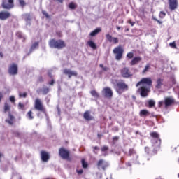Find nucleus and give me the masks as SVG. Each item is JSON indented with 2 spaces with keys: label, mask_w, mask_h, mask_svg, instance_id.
Wrapping results in <instances>:
<instances>
[{
  "label": "nucleus",
  "mask_w": 179,
  "mask_h": 179,
  "mask_svg": "<svg viewBox=\"0 0 179 179\" xmlns=\"http://www.w3.org/2000/svg\"><path fill=\"white\" fill-rule=\"evenodd\" d=\"M152 78H143L141 79V81H139L137 84H136V87H138V86H141L139 89H138V92H140V94L142 97H146V96H148V86H152Z\"/></svg>",
  "instance_id": "obj_1"
},
{
  "label": "nucleus",
  "mask_w": 179,
  "mask_h": 179,
  "mask_svg": "<svg viewBox=\"0 0 179 179\" xmlns=\"http://www.w3.org/2000/svg\"><path fill=\"white\" fill-rule=\"evenodd\" d=\"M49 45L51 48H57V50H62L66 47L65 42L62 40L52 39L49 42Z\"/></svg>",
  "instance_id": "obj_2"
},
{
  "label": "nucleus",
  "mask_w": 179,
  "mask_h": 179,
  "mask_svg": "<svg viewBox=\"0 0 179 179\" xmlns=\"http://www.w3.org/2000/svg\"><path fill=\"white\" fill-rule=\"evenodd\" d=\"M113 54H115V59L120 61L122 59L124 54V48L121 46H117L113 49Z\"/></svg>",
  "instance_id": "obj_3"
},
{
  "label": "nucleus",
  "mask_w": 179,
  "mask_h": 179,
  "mask_svg": "<svg viewBox=\"0 0 179 179\" xmlns=\"http://www.w3.org/2000/svg\"><path fill=\"white\" fill-rule=\"evenodd\" d=\"M115 90L119 94H121V93L124 92V90H128V85H127L124 82H120L116 84Z\"/></svg>",
  "instance_id": "obj_4"
},
{
  "label": "nucleus",
  "mask_w": 179,
  "mask_h": 179,
  "mask_svg": "<svg viewBox=\"0 0 179 179\" xmlns=\"http://www.w3.org/2000/svg\"><path fill=\"white\" fill-rule=\"evenodd\" d=\"M34 108L38 111L45 113V108H44V106H43V102H41V100L40 99H35Z\"/></svg>",
  "instance_id": "obj_5"
},
{
  "label": "nucleus",
  "mask_w": 179,
  "mask_h": 179,
  "mask_svg": "<svg viewBox=\"0 0 179 179\" xmlns=\"http://www.w3.org/2000/svg\"><path fill=\"white\" fill-rule=\"evenodd\" d=\"M14 0H3L2 7L3 9H12L15 6L13 4Z\"/></svg>",
  "instance_id": "obj_6"
},
{
  "label": "nucleus",
  "mask_w": 179,
  "mask_h": 179,
  "mask_svg": "<svg viewBox=\"0 0 179 179\" xmlns=\"http://www.w3.org/2000/svg\"><path fill=\"white\" fill-rule=\"evenodd\" d=\"M59 155L62 159L68 160L69 159V151L64 148L59 149Z\"/></svg>",
  "instance_id": "obj_7"
},
{
  "label": "nucleus",
  "mask_w": 179,
  "mask_h": 179,
  "mask_svg": "<svg viewBox=\"0 0 179 179\" xmlns=\"http://www.w3.org/2000/svg\"><path fill=\"white\" fill-rule=\"evenodd\" d=\"M121 75L123 78H131L134 74L129 71L128 67H124L120 70Z\"/></svg>",
  "instance_id": "obj_8"
},
{
  "label": "nucleus",
  "mask_w": 179,
  "mask_h": 179,
  "mask_svg": "<svg viewBox=\"0 0 179 179\" xmlns=\"http://www.w3.org/2000/svg\"><path fill=\"white\" fill-rule=\"evenodd\" d=\"M64 74L68 75L69 79H71V78H72V76H78V72L73 71L69 69H64Z\"/></svg>",
  "instance_id": "obj_9"
},
{
  "label": "nucleus",
  "mask_w": 179,
  "mask_h": 179,
  "mask_svg": "<svg viewBox=\"0 0 179 179\" xmlns=\"http://www.w3.org/2000/svg\"><path fill=\"white\" fill-rule=\"evenodd\" d=\"M106 39L112 44H118L120 41L118 38L113 37L110 34H106Z\"/></svg>",
  "instance_id": "obj_10"
},
{
  "label": "nucleus",
  "mask_w": 179,
  "mask_h": 179,
  "mask_svg": "<svg viewBox=\"0 0 179 179\" xmlns=\"http://www.w3.org/2000/svg\"><path fill=\"white\" fill-rule=\"evenodd\" d=\"M102 93L105 96V97H113V90H111V88L110 87L103 88Z\"/></svg>",
  "instance_id": "obj_11"
},
{
  "label": "nucleus",
  "mask_w": 179,
  "mask_h": 179,
  "mask_svg": "<svg viewBox=\"0 0 179 179\" xmlns=\"http://www.w3.org/2000/svg\"><path fill=\"white\" fill-rule=\"evenodd\" d=\"M10 75H17V65L13 64L8 69Z\"/></svg>",
  "instance_id": "obj_12"
},
{
  "label": "nucleus",
  "mask_w": 179,
  "mask_h": 179,
  "mask_svg": "<svg viewBox=\"0 0 179 179\" xmlns=\"http://www.w3.org/2000/svg\"><path fill=\"white\" fill-rule=\"evenodd\" d=\"M10 17V13L8 11H1L0 12V20H6Z\"/></svg>",
  "instance_id": "obj_13"
},
{
  "label": "nucleus",
  "mask_w": 179,
  "mask_h": 179,
  "mask_svg": "<svg viewBox=\"0 0 179 179\" xmlns=\"http://www.w3.org/2000/svg\"><path fill=\"white\" fill-rule=\"evenodd\" d=\"M169 2L171 10H174L177 9V6H178V2L177 1V0H169Z\"/></svg>",
  "instance_id": "obj_14"
},
{
  "label": "nucleus",
  "mask_w": 179,
  "mask_h": 179,
  "mask_svg": "<svg viewBox=\"0 0 179 179\" xmlns=\"http://www.w3.org/2000/svg\"><path fill=\"white\" fill-rule=\"evenodd\" d=\"M83 118L86 121H92V120H94V117H93V116H92V115H90V111H89V110H87L84 113Z\"/></svg>",
  "instance_id": "obj_15"
},
{
  "label": "nucleus",
  "mask_w": 179,
  "mask_h": 179,
  "mask_svg": "<svg viewBox=\"0 0 179 179\" xmlns=\"http://www.w3.org/2000/svg\"><path fill=\"white\" fill-rule=\"evenodd\" d=\"M150 136L153 138L154 139H156V142H159V143L162 142V140L160 139V136L157 132L154 131L150 134Z\"/></svg>",
  "instance_id": "obj_16"
},
{
  "label": "nucleus",
  "mask_w": 179,
  "mask_h": 179,
  "mask_svg": "<svg viewBox=\"0 0 179 179\" xmlns=\"http://www.w3.org/2000/svg\"><path fill=\"white\" fill-rule=\"evenodd\" d=\"M41 156L43 162H48V159H50V155L48 152H46L45 151H42L41 152Z\"/></svg>",
  "instance_id": "obj_17"
},
{
  "label": "nucleus",
  "mask_w": 179,
  "mask_h": 179,
  "mask_svg": "<svg viewBox=\"0 0 179 179\" xmlns=\"http://www.w3.org/2000/svg\"><path fill=\"white\" fill-rule=\"evenodd\" d=\"M141 61H142V57H136L131 61L130 65H131V66L134 65H136L137 64H139Z\"/></svg>",
  "instance_id": "obj_18"
},
{
  "label": "nucleus",
  "mask_w": 179,
  "mask_h": 179,
  "mask_svg": "<svg viewBox=\"0 0 179 179\" xmlns=\"http://www.w3.org/2000/svg\"><path fill=\"white\" fill-rule=\"evenodd\" d=\"M164 80L162 78H157L156 81V85L155 87L157 89H162V86L164 85Z\"/></svg>",
  "instance_id": "obj_19"
},
{
  "label": "nucleus",
  "mask_w": 179,
  "mask_h": 179,
  "mask_svg": "<svg viewBox=\"0 0 179 179\" xmlns=\"http://www.w3.org/2000/svg\"><path fill=\"white\" fill-rule=\"evenodd\" d=\"M173 103H174V99L171 98H166L164 100L165 107H169L171 106V104H173Z\"/></svg>",
  "instance_id": "obj_20"
},
{
  "label": "nucleus",
  "mask_w": 179,
  "mask_h": 179,
  "mask_svg": "<svg viewBox=\"0 0 179 179\" xmlns=\"http://www.w3.org/2000/svg\"><path fill=\"white\" fill-rule=\"evenodd\" d=\"M100 31H101V28H96L95 30L90 34V36H91V37H94V36H97V34H99Z\"/></svg>",
  "instance_id": "obj_21"
},
{
  "label": "nucleus",
  "mask_w": 179,
  "mask_h": 179,
  "mask_svg": "<svg viewBox=\"0 0 179 179\" xmlns=\"http://www.w3.org/2000/svg\"><path fill=\"white\" fill-rule=\"evenodd\" d=\"M103 164H104V160L103 159H100L98 162V167H101V169H103V170H106V167H107V165L103 166Z\"/></svg>",
  "instance_id": "obj_22"
},
{
  "label": "nucleus",
  "mask_w": 179,
  "mask_h": 179,
  "mask_svg": "<svg viewBox=\"0 0 179 179\" xmlns=\"http://www.w3.org/2000/svg\"><path fill=\"white\" fill-rule=\"evenodd\" d=\"M8 117L10 120H6V122L9 124V125H13V120H15V117L10 115V113L8 115Z\"/></svg>",
  "instance_id": "obj_23"
},
{
  "label": "nucleus",
  "mask_w": 179,
  "mask_h": 179,
  "mask_svg": "<svg viewBox=\"0 0 179 179\" xmlns=\"http://www.w3.org/2000/svg\"><path fill=\"white\" fill-rule=\"evenodd\" d=\"M146 115H149V111H148L147 110H141L140 111V117H143Z\"/></svg>",
  "instance_id": "obj_24"
},
{
  "label": "nucleus",
  "mask_w": 179,
  "mask_h": 179,
  "mask_svg": "<svg viewBox=\"0 0 179 179\" xmlns=\"http://www.w3.org/2000/svg\"><path fill=\"white\" fill-rule=\"evenodd\" d=\"M88 45H90L91 47V48H93V50H96V48H97L96 43H94V42H93V41H88Z\"/></svg>",
  "instance_id": "obj_25"
},
{
  "label": "nucleus",
  "mask_w": 179,
  "mask_h": 179,
  "mask_svg": "<svg viewBox=\"0 0 179 179\" xmlns=\"http://www.w3.org/2000/svg\"><path fill=\"white\" fill-rule=\"evenodd\" d=\"M90 93L92 96H93V97H94L95 99H99L100 97V95H99V93H97L94 90H92Z\"/></svg>",
  "instance_id": "obj_26"
},
{
  "label": "nucleus",
  "mask_w": 179,
  "mask_h": 179,
  "mask_svg": "<svg viewBox=\"0 0 179 179\" xmlns=\"http://www.w3.org/2000/svg\"><path fill=\"white\" fill-rule=\"evenodd\" d=\"M148 103L149 108H152L155 107V104H156V102L154 100L151 99L148 101Z\"/></svg>",
  "instance_id": "obj_27"
},
{
  "label": "nucleus",
  "mask_w": 179,
  "mask_h": 179,
  "mask_svg": "<svg viewBox=\"0 0 179 179\" xmlns=\"http://www.w3.org/2000/svg\"><path fill=\"white\" fill-rule=\"evenodd\" d=\"M10 110V106L8 103H4V113H8Z\"/></svg>",
  "instance_id": "obj_28"
},
{
  "label": "nucleus",
  "mask_w": 179,
  "mask_h": 179,
  "mask_svg": "<svg viewBox=\"0 0 179 179\" xmlns=\"http://www.w3.org/2000/svg\"><path fill=\"white\" fill-rule=\"evenodd\" d=\"M69 8L70 9H76L78 8V5L73 2H71L69 4Z\"/></svg>",
  "instance_id": "obj_29"
},
{
  "label": "nucleus",
  "mask_w": 179,
  "mask_h": 179,
  "mask_svg": "<svg viewBox=\"0 0 179 179\" xmlns=\"http://www.w3.org/2000/svg\"><path fill=\"white\" fill-rule=\"evenodd\" d=\"M149 69H150V64H146L145 69L143 70V73H146V72H149Z\"/></svg>",
  "instance_id": "obj_30"
},
{
  "label": "nucleus",
  "mask_w": 179,
  "mask_h": 179,
  "mask_svg": "<svg viewBox=\"0 0 179 179\" xmlns=\"http://www.w3.org/2000/svg\"><path fill=\"white\" fill-rule=\"evenodd\" d=\"M27 117L29 118V120H33V118H34L33 117V112H31V110H30L29 112L27 113Z\"/></svg>",
  "instance_id": "obj_31"
},
{
  "label": "nucleus",
  "mask_w": 179,
  "mask_h": 179,
  "mask_svg": "<svg viewBox=\"0 0 179 179\" xmlns=\"http://www.w3.org/2000/svg\"><path fill=\"white\" fill-rule=\"evenodd\" d=\"M50 92V88L48 87H43L42 90L43 94H47Z\"/></svg>",
  "instance_id": "obj_32"
},
{
  "label": "nucleus",
  "mask_w": 179,
  "mask_h": 179,
  "mask_svg": "<svg viewBox=\"0 0 179 179\" xmlns=\"http://www.w3.org/2000/svg\"><path fill=\"white\" fill-rule=\"evenodd\" d=\"M19 1V3L20 5V6H22V8H24V6H26V1H24V0H18Z\"/></svg>",
  "instance_id": "obj_33"
},
{
  "label": "nucleus",
  "mask_w": 179,
  "mask_h": 179,
  "mask_svg": "<svg viewBox=\"0 0 179 179\" xmlns=\"http://www.w3.org/2000/svg\"><path fill=\"white\" fill-rule=\"evenodd\" d=\"M37 47H38V42H36L31 45V50L33 51V50H35Z\"/></svg>",
  "instance_id": "obj_34"
},
{
  "label": "nucleus",
  "mask_w": 179,
  "mask_h": 179,
  "mask_svg": "<svg viewBox=\"0 0 179 179\" xmlns=\"http://www.w3.org/2000/svg\"><path fill=\"white\" fill-rule=\"evenodd\" d=\"M81 163H82V166H83V169H87V162H85V159H83L82 160H81Z\"/></svg>",
  "instance_id": "obj_35"
},
{
  "label": "nucleus",
  "mask_w": 179,
  "mask_h": 179,
  "mask_svg": "<svg viewBox=\"0 0 179 179\" xmlns=\"http://www.w3.org/2000/svg\"><path fill=\"white\" fill-rule=\"evenodd\" d=\"M19 96H20V97H23L24 99H26V97H27V93H26V92H24V93L20 92Z\"/></svg>",
  "instance_id": "obj_36"
},
{
  "label": "nucleus",
  "mask_w": 179,
  "mask_h": 179,
  "mask_svg": "<svg viewBox=\"0 0 179 179\" xmlns=\"http://www.w3.org/2000/svg\"><path fill=\"white\" fill-rule=\"evenodd\" d=\"M127 57L131 59V58H134V52H129L127 55Z\"/></svg>",
  "instance_id": "obj_37"
},
{
  "label": "nucleus",
  "mask_w": 179,
  "mask_h": 179,
  "mask_svg": "<svg viewBox=\"0 0 179 179\" xmlns=\"http://www.w3.org/2000/svg\"><path fill=\"white\" fill-rule=\"evenodd\" d=\"M164 16H166V13L161 11L160 13H159V17L161 19H163L164 17Z\"/></svg>",
  "instance_id": "obj_38"
},
{
  "label": "nucleus",
  "mask_w": 179,
  "mask_h": 179,
  "mask_svg": "<svg viewBox=\"0 0 179 179\" xmlns=\"http://www.w3.org/2000/svg\"><path fill=\"white\" fill-rule=\"evenodd\" d=\"M18 107H19L20 110H23V108H24V105L22 103H19Z\"/></svg>",
  "instance_id": "obj_39"
},
{
  "label": "nucleus",
  "mask_w": 179,
  "mask_h": 179,
  "mask_svg": "<svg viewBox=\"0 0 179 179\" xmlns=\"http://www.w3.org/2000/svg\"><path fill=\"white\" fill-rule=\"evenodd\" d=\"M107 150H108V147L105 145V146L101 148V151L102 152H107Z\"/></svg>",
  "instance_id": "obj_40"
},
{
  "label": "nucleus",
  "mask_w": 179,
  "mask_h": 179,
  "mask_svg": "<svg viewBox=\"0 0 179 179\" xmlns=\"http://www.w3.org/2000/svg\"><path fill=\"white\" fill-rule=\"evenodd\" d=\"M134 153H135V150H134V149H130V150H129V156L134 155Z\"/></svg>",
  "instance_id": "obj_41"
},
{
  "label": "nucleus",
  "mask_w": 179,
  "mask_h": 179,
  "mask_svg": "<svg viewBox=\"0 0 179 179\" xmlns=\"http://www.w3.org/2000/svg\"><path fill=\"white\" fill-rule=\"evenodd\" d=\"M169 45H170V47H171L172 48H176V43H175V42H173V43H169Z\"/></svg>",
  "instance_id": "obj_42"
},
{
  "label": "nucleus",
  "mask_w": 179,
  "mask_h": 179,
  "mask_svg": "<svg viewBox=\"0 0 179 179\" xmlns=\"http://www.w3.org/2000/svg\"><path fill=\"white\" fill-rule=\"evenodd\" d=\"M42 13H43V15H44V16H45V17H47V18L50 17V16L48 15V13H47V12L42 11Z\"/></svg>",
  "instance_id": "obj_43"
},
{
  "label": "nucleus",
  "mask_w": 179,
  "mask_h": 179,
  "mask_svg": "<svg viewBox=\"0 0 179 179\" xmlns=\"http://www.w3.org/2000/svg\"><path fill=\"white\" fill-rule=\"evenodd\" d=\"M164 104V101H161L158 103V107H162Z\"/></svg>",
  "instance_id": "obj_44"
},
{
  "label": "nucleus",
  "mask_w": 179,
  "mask_h": 179,
  "mask_svg": "<svg viewBox=\"0 0 179 179\" xmlns=\"http://www.w3.org/2000/svg\"><path fill=\"white\" fill-rule=\"evenodd\" d=\"M10 101L11 103H15V96H10Z\"/></svg>",
  "instance_id": "obj_45"
},
{
  "label": "nucleus",
  "mask_w": 179,
  "mask_h": 179,
  "mask_svg": "<svg viewBox=\"0 0 179 179\" xmlns=\"http://www.w3.org/2000/svg\"><path fill=\"white\" fill-rule=\"evenodd\" d=\"M78 174H83V169L77 170Z\"/></svg>",
  "instance_id": "obj_46"
},
{
  "label": "nucleus",
  "mask_w": 179,
  "mask_h": 179,
  "mask_svg": "<svg viewBox=\"0 0 179 179\" xmlns=\"http://www.w3.org/2000/svg\"><path fill=\"white\" fill-rule=\"evenodd\" d=\"M93 149H94V153H97L96 152V150H99V147L97 146L93 147Z\"/></svg>",
  "instance_id": "obj_47"
},
{
  "label": "nucleus",
  "mask_w": 179,
  "mask_h": 179,
  "mask_svg": "<svg viewBox=\"0 0 179 179\" xmlns=\"http://www.w3.org/2000/svg\"><path fill=\"white\" fill-rule=\"evenodd\" d=\"M38 82H44V80L43 79V78L41 76H40L38 78Z\"/></svg>",
  "instance_id": "obj_48"
},
{
  "label": "nucleus",
  "mask_w": 179,
  "mask_h": 179,
  "mask_svg": "<svg viewBox=\"0 0 179 179\" xmlns=\"http://www.w3.org/2000/svg\"><path fill=\"white\" fill-rule=\"evenodd\" d=\"M55 81L54 79H52L50 82H49V85H50L51 86H52V85H54Z\"/></svg>",
  "instance_id": "obj_49"
},
{
  "label": "nucleus",
  "mask_w": 179,
  "mask_h": 179,
  "mask_svg": "<svg viewBox=\"0 0 179 179\" xmlns=\"http://www.w3.org/2000/svg\"><path fill=\"white\" fill-rule=\"evenodd\" d=\"M149 150H150L149 148L148 147L145 148V151L146 152V153H149Z\"/></svg>",
  "instance_id": "obj_50"
},
{
  "label": "nucleus",
  "mask_w": 179,
  "mask_h": 179,
  "mask_svg": "<svg viewBox=\"0 0 179 179\" xmlns=\"http://www.w3.org/2000/svg\"><path fill=\"white\" fill-rule=\"evenodd\" d=\"M128 23H129L131 26H134L135 24V22H131V20H129Z\"/></svg>",
  "instance_id": "obj_51"
},
{
  "label": "nucleus",
  "mask_w": 179,
  "mask_h": 179,
  "mask_svg": "<svg viewBox=\"0 0 179 179\" xmlns=\"http://www.w3.org/2000/svg\"><path fill=\"white\" fill-rule=\"evenodd\" d=\"M102 69H103V71H108V67H103Z\"/></svg>",
  "instance_id": "obj_52"
},
{
  "label": "nucleus",
  "mask_w": 179,
  "mask_h": 179,
  "mask_svg": "<svg viewBox=\"0 0 179 179\" xmlns=\"http://www.w3.org/2000/svg\"><path fill=\"white\" fill-rule=\"evenodd\" d=\"M119 138L117 136L113 137V141H118Z\"/></svg>",
  "instance_id": "obj_53"
},
{
  "label": "nucleus",
  "mask_w": 179,
  "mask_h": 179,
  "mask_svg": "<svg viewBox=\"0 0 179 179\" xmlns=\"http://www.w3.org/2000/svg\"><path fill=\"white\" fill-rule=\"evenodd\" d=\"M116 29H117V30H120V29H121V27H119V26H116Z\"/></svg>",
  "instance_id": "obj_54"
},
{
  "label": "nucleus",
  "mask_w": 179,
  "mask_h": 179,
  "mask_svg": "<svg viewBox=\"0 0 179 179\" xmlns=\"http://www.w3.org/2000/svg\"><path fill=\"white\" fill-rule=\"evenodd\" d=\"M55 1H57L58 2H61V3L64 2V0H55Z\"/></svg>",
  "instance_id": "obj_55"
},
{
  "label": "nucleus",
  "mask_w": 179,
  "mask_h": 179,
  "mask_svg": "<svg viewBox=\"0 0 179 179\" xmlns=\"http://www.w3.org/2000/svg\"><path fill=\"white\" fill-rule=\"evenodd\" d=\"M157 20V23H159V24H162V22L161 21L157 20Z\"/></svg>",
  "instance_id": "obj_56"
},
{
  "label": "nucleus",
  "mask_w": 179,
  "mask_h": 179,
  "mask_svg": "<svg viewBox=\"0 0 179 179\" xmlns=\"http://www.w3.org/2000/svg\"><path fill=\"white\" fill-rule=\"evenodd\" d=\"M99 66L100 68H102V69L104 68V66L103 64H100Z\"/></svg>",
  "instance_id": "obj_57"
},
{
  "label": "nucleus",
  "mask_w": 179,
  "mask_h": 179,
  "mask_svg": "<svg viewBox=\"0 0 179 179\" xmlns=\"http://www.w3.org/2000/svg\"><path fill=\"white\" fill-rule=\"evenodd\" d=\"M0 57L2 58V57H3V55L2 54V52L0 53Z\"/></svg>",
  "instance_id": "obj_58"
},
{
  "label": "nucleus",
  "mask_w": 179,
  "mask_h": 179,
  "mask_svg": "<svg viewBox=\"0 0 179 179\" xmlns=\"http://www.w3.org/2000/svg\"><path fill=\"white\" fill-rule=\"evenodd\" d=\"M127 164H128V166H131V163H128Z\"/></svg>",
  "instance_id": "obj_59"
},
{
  "label": "nucleus",
  "mask_w": 179,
  "mask_h": 179,
  "mask_svg": "<svg viewBox=\"0 0 179 179\" xmlns=\"http://www.w3.org/2000/svg\"><path fill=\"white\" fill-rule=\"evenodd\" d=\"M0 157H2V154L0 153Z\"/></svg>",
  "instance_id": "obj_60"
},
{
  "label": "nucleus",
  "mask_w": 179,
  "mask_h": 179,
  "mask_svg": "<svg viewBox=\"0 0 179 179\" xmlns=\"http://www.w3.org/2000/svg\"><path fill=\"white\" fill-rule=\"evenodd\" d=\"M178 178H179V173L178 174Z\"/></svg>",
  "instance_id": "obj_61"
},
{
  "label": "nucleus",
  "mask_w": 179,
  "mask_h": 179,
  "mask_svg": "<svg viewBox=\"0 0 179 179\" xmlns=\"http://www.w3.org/2000/svg\"><path fill=\"white\" fill-rule=\"evenodd\" d=\"M0 29H1V25H0ZM0 34H1V31H0Z\"/></svg>",
  "instance_id": "obj_62"
},
{
  "label": "nucleus",
  "mask_w": 179,
  "mask_h": 179,
  "mask_svg": "<svg viewBox=\"0 0 179 179\" xmlns=\"http://www.w3.org/2000/svg\"><path fill=\"white\" fill-rule=\"evenodd\" d=\"M50 76H51V74H48Z\"/></svg>",
  "instance_id": "obj_63"
},
{
  "label": "nucleus",
  "mask_w": 179,
  "mask_h": 179,
  "mask_svg": "<svg viewBox=\"0 0 179 179\" xmlns=\"http://www.w3.org/2000/svg\"><path fill=\"white\" fill-rule=\"evenodd\" d=\"M98 136H100V134H98Z\"/></svg>",
  "instance_id": "obj_64"
}]
</instances>
